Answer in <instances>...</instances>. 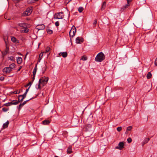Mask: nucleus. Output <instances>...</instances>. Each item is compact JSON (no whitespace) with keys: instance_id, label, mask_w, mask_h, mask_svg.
<instances>
[{"instance_id":"nucleus-32","label":"nucleus","mask_w":157,"mask_h":157,"mask_svg":"<svg viewBox=\"0 0 157 157\" xmlns=\"http://www.w3.org/2000/svg\"><path fill=\"white\" fill-rule=\"evenodd\" d=\"M50 49V48L49 47H47L45 50V52H44L45 53H48Z\"/></svg>"},{"instance_id":"nucleus-7","label":"nucleus","mask_w":157,"mask_h":157,"mask_svg":"<svg viewBox=\"0 0 157 157\" xmlns=\"http://www.w3.org/2000/svg\"><path fill=\"white\" fill-rule=\"evenodd\" d=\"M27 94L25 92L23 95H19L18 97L19 100H20V101H22L26 97Z\"/></svg>"},{"instance_id":"nucleus-20","label":"nucleus","mask_w":157,"mask_h":157,"mask_svg":"<svg viewBox=\"0 0 157 157\" xmlns=\"http://www.w3.org/2000/svg\"><path fill=\"white\" fill-rule=\"evenodd\" d=\"M37 70V65H36L33 71V75L35 76Z\"/></svg>"},{"instance_id":"nucleus-1","label":"nucleus","mask_w":157,"mask_h":157,"mask_svg":"<svg viewBox=\"0 0 157 157\" xmlns=\"http://www.w3.org/2000/svg\"><path fill=\"white\" fill-rule=\"evenodd\" d=\"M48 79L49 78L48 77H42L41 78L39 81V84L37 89H40L42 87L45 85L47 83Z\"/></svg>"},{"instance_id":"nucleus-18","label":"nucleus","mask_w":157,"mask_h":157,"mask_svg":"<svg viewBox=\"0 0 157 157\" xmlns=\"http://www.w3.org/2000/svg\"><path fill=\"white\" fill-rule=\"evenodd\" d=\"M106 3L105 2H103L101 8V10H103L105 9L106 6Z\"/></svg>"},{"instance_id":"nucleus-2","label":"nucleus","mask_w":157,"mask_h":157,"mask_svg":"<svg viewBox=\"0 0 157 157\" xmlns=\"http://www.w3.org/2000/svg\"><path fill=\"white\" fill-rule=\"evenodd\" d=\"M105 58L104 54L102 52H100L97 55L95 58V60L97 62H101L104 60Z\"/></svg>"},{"instance_id":"nucleus-38","label":"nucleus","mask_w":157,"mask_h":157,"mask_svg":"<svg viewBox=\"0 0 157 157\" xmlns=\"http://www.w3.org/2000/svg\"><path fill=\"white\" fill-rule=\"evenodd\" d=\"M132 140L131 138H129L127 139V141L128 143H130L132 142Z\"/></svg>"},{"instance_id":"nucleus-28","label":"nucleus","mask_w":157,"mask_h":157,"mask_svg":"<svg viewBox=\"0 0 157 157\" xmlns=\"http://www.w3.org/2000/svg\"><path fill=\"white\" fill-rule=\"evenodd\" d=\"M47 32L48 33L51 34L53 33V31L52 30L48 29H47Z\"/></svg>"},{"instance_id":"nucleus-48","label":"nucleus","mask_w":157,"mask_h":157,"mask_svg":"<svg viewBox=\"0 0 157 157\" xmlns=\"http://www.w3.org/2000/svg\"><path fill=\"white\" fill-rule=\"evenodd\" d=\"M31 82H29L26 86H25V87H26L27 86H29V85H30L31 84Z\"/></svg>"},{"instance_id":"nucleus-9","label":"nucleus","mask_w":157,"mask_h":157,"mask_svg":"<svg viewBox=\"0 0 157 157\" xmlns=\"http://www.w3.org/2000/svg\"><path fill=\"white\" fill-rule=\"evenodd\" d=\"M12 71L11 69L8 67H6L3 69V72L4 73H8Z\"/></svg>"},{"instance_id":"nucleus-39","label":"nucleus","mask_w":157,"mask_h":157,"mask_svg":"<svg viewBox=\"0 0 157 157\" xmlns=\"http://www.w3.org/2000/svg\"><path fill=\"white\" fill-rule=\"evenodd\" d=\"M2 110H3V111L5 112L8 110V109L6 108H3L2 109Z\"/></svg>"},{"instance_id":"nucleus-29","label":"nucleus","mask_w":157,"mask_h":157,"mask_svg":"<svg viewBox=\"0 0 157 157\" xmlns=\"http://www.w3.org/2000/svg\"><path fill=\"white\" fill-rule=\"evenodd\" d=\"M84 9L82 7H79L78 9V11L80 12L81 13L82 12V11Z\"/></svg>"},{"instance_id":"nucleus-14","label":"nucleus","mask_w":157,"mask_h":157,"mask_svg":"<svg viewBox=\"0 0 157 157\" xmlns=\"http://www.w3.org/2000/svg\"><path fill=\"white\" fill-rule=\"evenodd\" d=\"M18 25L20 27H22L24 28H27V27L26 24L24 23H19L18 24Z\"/></svg>"},{"instance_id":"nucleus-13","label":"nucleus","mask_w":157,"mask_h":157,"mask_svg":"<svg viewBox=\"0 0 157 157\" xmlns=\"http://www.w3.org/2000/svg\"><path fill=\"white\" fill-rule=\"evenodd\" d=\"M59 56H62L64 58H65L67 57V53L66 52H60L59 54Z\"/></svg>"},{"instance_id":"nucleus-52","label":"nucleus","mask_w":157,"mask_h":157,"mask_svg":"<svg viewBox=\"0 0 157 157\" xmlns=\"http://www.w3.org/2000/svg\"><path fill=\"white\" fill-rule=\"evenodd\" d=\"M35 76H33V81L34 80Z\"/></svg>"},{"instance_id":"nucleus-42","label":"nucleus","mask_w":157,"mask_h":157,"mask_svg":"<svg viewBox=\"0 0 157 157\" xmlns=\"http://www.w3.org/2000/svg\"><path fill=\"white\" fill-rule=\"evenodd\" d=\"M97 20L96 19H95L94 20V22L93 23V24L94 25H95V26L97 24Z\"/></svg>"},{"instance_id":"nucleus-25","label":"nucleus","mask_w":157,"mask_h":157,"mask_svg":"<svg viewBox=\"0 0 157 157\" xmlns=\"http://www.w3.org/2000/svg\"><path fill=\"white\" fill-rule=\"evenodd\" d=\"M149 139L147 138L145 139L142 143V145L143 146L144 144L147 143L149 140Z\"/></svg>"},{"instance_id":"nucleus-55","label":"nucleus","mask_w":157,"mask_h":157,"mask_svg":"<svg viewBox=\"0 0 157 157\" xmlns=\"http://www.w3.org/2000/svg\"><path fill=\"white\" fill-rule=\"evenodd\" d=\"M55 157H58V156H55Z\"/></svg>"},{"instance_id":"nucleus-33","label":"nucleus","mask_w":157,"mask_h":157,"mask_svg":"<svg viewBox=\"0 0 157 157\" xmlns=\"http://www.w3.org/2000/svg\"><path fill=\"white\" fill-rule=\"evenodd\" d=\"M38 0H29V2L31 3H34Z\"/></svg>"},{"instance_id":"nucleus-43","label":"nucleus","mask_w":157,"mask_h":157,"mask_svg":"<svg viewBox=\"0 0 157 157\" xmlns=\"http://www.w3.org/2000/svg\"><path fill=\"white\" fill-rule=\"evenodd\" d=\"M55 25L56 26H58L59 25V23L58 21H56L55 23Z\"/></svg>"},{"instance_id":"nucleus-15","label":"nucleus","mask_w":157,"mask_h":157,"mask_svg":"<svg viewBox=\"0 0 157 157\" xmlns=\"http://www.w3.org/2000/svg\"><path fill=\"white\" fill-rule=\"evenodd\" d=\"M37 27H38L37 29L39 30H42L45 28V26L43 24L41 25H38Z\"/></svg>"},{"instance_id":"nucleus-21","label":"nucleus","mask_w":157,"mask_h":157,"mask_svg":"<svg viewBox=\"0 0 157 157\" xmlns=\"http://www.w3.org/2000/svg\"><path fill=\"white\" fill-rule=\"evenodd\" d=\"M47 66L44 65L42 67V74H44L46 70Z\"/></svg>"},{"instance_id":"nucleus-24","label":"nucleus","mask_w":157,"mask_h":157,"mask_svg":"<svg viewBox=\"0 0 157 157\" xmlns=\"http://www.w3.org/2000/svg\"><path fill=\"white\" fill-rule=\"evenodd\" d=\"M16 65H15V64L14 63H13L10 64L9 65V67L10 68V69L12 70V69L16 67Z\"/></svg>"},{"instance_id":"nucleus-8","label":"nucleus","mask_w":157,"mask_h":157,"mask_svg":"<svg viewBox=\"0 0 157 157\" xmlns=\"http://www.w3.org/2000/svg\"><path fill=\"white\" fill-rule=\"evenodd\" d=\"M83 41V39L80 37H77L76 39V43L81 44Z\"/></svg>"},{"instance_id":"nucleus-49","label":"nucleus","mask_w":157,"mask_h":157,"mask_svg":"<svg viewBox=\"0 0 157 157\" xmlns=\"http://www.w3.org/2000/svg\"><path fill=\"white\" fill-rule=\"evenodd\" d=\"M29 87H29L26 90V91H25V93H27V92H28V91H29Z\"/></svg>"},{"instance_id":"nucleus-40","label":"nucleus","mask_w":157,"mask_h":157,"mask_svg":"<svg viewBox=\"0 0 157 157\" xmlns=\"http://www.w3.org/2000/svg\"><path fill=\"white\" fill-rule=\"evenodd\" d=\"M5 43H6V50L5 51H6L7 52H8V51H9V48L6 45H7V43H6V41H5Z\"/></svg>"},{"instance_id":"nucleus-46","label":"nucleus","mask_w":157,"mask_h":157,"mask_svg":"<svg viewBox=\"0 0 157 157\" xmlns=\"http://www.w3.org/2000/svg\"><path fill=\"white\" fill-rule=\"evenodd\" d=\"M20 91H19L18 92L17 91H15L13 92V93L14 94H19L20 93Z\"/></svg>"},{"instance_id":"nucleus-5","label":"nucleus","mask_w":157,"mask_h":157,"mask_svg":"<svg viewBox=\"0 0 157 157\" xmlns=\"http://www.w3.org/2000/svg\"><path fill=\"white\" fill-rule=\"evenodd\" d=\"M32 10L31 9L28 8L24 12L23 15L25 16H28L29 15L32 13Z\"/></svg>"},{"instance_id":"nucleus-30","label":"nucleus","mask_w":157,"mask_h":157,"mask_svg":"<svg viewBox=\"0 0 157 157\" xmlns=\"http://www.w3.org/2000/svg\"><path fill=\"white\" fill-rule=\"evenodd\" d=\"M25 28V29L24 31H23V30L21 31V32H24V33H28L29 31V29L27 28Z\"/></svg>"},{"instance_id":"nucleus-35","label":"nucleus","mask_w":157,"mask_h":157,"mask_svg":"<svg viewBox=\"0 0 157 157\" xmlns=\"http://www.w3.org/2000/svg\"><path fill=\"white\" fill-rule=\"evenodd\" d=\"M132 128V127L131 126L128 127L127 128V131H130Z\"/></svg>"},{"instance_id":"nucleus-53","label":"nucleus","mask_w":157,"mask_h":157,"mask_svg":"<svg viewBox=\"0 0 157 157\" xmlns=\"http://www.w3.org/2000/svg\"><path fill=\"white\" fill-rule=\"evenodd\" d=\"M127 130H126V132H125V133L126 134H128V132H127Z\"/></svg>"},{"instance_id":"nucleus-10","label":"nucleus","mask_w":157,"mask_h":157,"mask_svg":"<svg viewBox=\"0 0 157 157\" xmlns=\"http://www.w3.org/2000/svg\"><path fill=\"white\" fill-rule=\"evenodd\" d=\"M132 0H127V4L125 6H123L122 8V9H123V10H124V9L127 8L129 6L130 3Z\"/></svg>"},{"instance_id":"nucleus-34","label":"nucleus","mask_w":157,"mask_h":157,"mask_svg":"<svg viewBox=\"0 0 157 157\" xmlns=\"http://www.w3.org/2000/svg\"><path fill=\"white\" fill-rule=\"evenodd\" d=\"M32 99V98H31L29 100H26V101H25L23 102V103H22V106H23L24 105H25V104H26L27 102L28 101H29V100H31Z\"/></svg>"},{"instance_id":"nucleus-54","label":"nucleus","mask_w":157,"mask_h":157,"mask_svg":"<svg viewBox=\"0 0 157 157\" xmlns=\"http://www.w3.org/2000/svg\"><path fill=\"white\" fill-rule=\"evenodd\" d=\"M68 0V2H69L71 1V0Z\"/></svg>"},{"instance_id":"nucleus-37","label":"nucleus","mask_w":157,"mask_h":157,"mask_svg":"<svg viewBox=\"0 0 157 157\" xmlns=\"http://www.w3.org/2000/svg\"><path fill=\"white\" fill-rule=\"evenodd\" d=\"M7 52L6 51H4L2 52V54L3 56H4L5 55H6V54L7 53Z\"/></svg>"},{"instance_id":"nucleus-17","label":"nucleus","mask_w":157,"mask_h":157,"mask_svg":"<svg viewBox=\"0 0 157 157\" xmlns=\"http://www.w3.org/2000/svg\"><path fill=\"white\" fill-rule=\"evenodd\" d=\"M67 152L68 154L71 153L72 152V147L71 146H70L67 150Z\"/></svg>"},{"instance_id":"nucleus-56","label":"nucleus","mask_w":157,"mask_h":157,"mask_svg":"<svg viewBox=\"0 0 157 157\" xmlns=\"http://www.w3.org/2000/svg\"><path fill=\"white\" fill-rule=\"evenodd\" d=\"M4 40H5V39H4Z\"/></svg>"},{"instance_id":"nucleus-47","label":"nucleus","mask_w":157,"mask_h":157,"mask_svg":"<svg viewBox=\"0 0 157 157\" xmlns=\"http://www.w3.org/2000/svg\"><path fill=\"white\" fill-rule=\"evenodd\" d=\"M155 65L157 66V57L155 61Z\"/></svg>"},{"instance_id":"nucleus-50","label":"nucleus","mask_w":157,"mask_h":157,"mask_svg":"<svg viewBox=\"0 0 157 157\" xmlns=\"http://www.w3.org/2000/svg\"><path fill=\"white\" fill-rule=\"evenodd\" d=\"M13 57H10L9 58H10V59L11 60H13Z\"/></svg>"},{"instance_id":"nucleus-22","label":"nucleus","mask_w":157,"mask_h":157,"mask_svg":"<svg viewBox=\"0 0 157 157\" xmlns=\"http://www.w3.org/2000/svg\"><path fill=\"white\" fill-rule=\"evenodd\" d=\"M22 59L20 57H18L17 60V62L18 64H20L22 63Z\"/></svg>"},{"instance_id":"nucleus-44","label":"nucleus","mask_w":157,"mask_h":157,"mask_svg":"<svg viewBox=\"0 0 157 157\" xmlns=\"http://www.w3.org/2000/svg\"><path fill=\"white\" fill-rule=\"evenodd\" d=\"M22 106V103L20 104V105H19L18 109L19 110H20L21 109Z\"/></svg>"},{"instance_id":"nucleus-11","label":"nucleus","mask_w":157,"mask_h":157,"mask_svg":"<svg viewBox=\"0 0 157 157\" xmlns=\"http://www.w3.org/2000/svg\"><path fill=\"white\" fill-rule=\"evenodd\" d=\"M21 101H20V100H19L18 99V100H13L11 102H10V104L11 105H16L18 104L19 102Z\"/></svg>"},{"instance_id":"nucleus-6","label":"nucleus","mask_w":157,"mask_h":157,"mask_svg":"<svg viewBox=\"0 0 157 157\" xmlns=\"http://www.w3.org/2000/svg\"><path fill=\"white\" fill-rule=\"evenodd\" d=\"M124 143L123 142H120L119 143L118 145L115 147V149L121 150L124 148Z\"/></svg>"},{"instance_id":"nucleus-51","label":"nucleus","mask_w":157,"mask_h":157,"mask_svg":"<svg viewBox=\"0 0 157 157\" xmlns=\"http://www.w3.org/2000/svg\"><path fill=\"white\" fill-rule=\"evenodd\" d=\"M21 68H22V67H21H21H20L19 68L18 70V71H19L20 70V69Z\"/></svg>"},{"instance_id":"nucleus-36","label":"nucleus","mask_w":157,"mask_h":157,"mask_svg":"<svg viewBox=\"0 0 157 157\" xmlns=\"http://www.w3.org/2000/svg\"><path fill=\"white\" fill-rule=\"evenodd\" d=\"M122 128L121 127H118L117 128V129L118 131L120 132Z\"/></svg>"},{"instance_id":"nucleus-12","label":"nucleus","mask_w":157,"mask_h":157,"mask_svg":"<svg viewBox=\"0 0 157 157\" xmlns=\"http://www.w3.org/2000/svg\"><path fill=\"white\" fill-rule=\"evenodd\" d=\"M11 40L13 42L15 43H18L19 42V40H17L15 37L13 36L11 37Z\"/></svg>"},{"instance_id":"nucleus-16","label":"nucleus","mask_w":157,"mask_h":157,"mask_svg":"<svg viewBox=\"0 0 157 157\" xmlns=\"http://www.w3.org/2000/svg\"><path fill=\"white\" fill-rule=\"evenodd\" d=\"M91 128V125L89 124L87 125L86 126V129L87 131H90Z\"/></svg>"},{"instance_id":"nucleus-45","label":"nucleus","mask_w":157,"mask_h":157,"mask_svg":"<svg viewBox=\"0 0 157 157\" xmlns=\"http://www.w3.org/2000/svg\"><path fill=\"white\" fill-rule=\"evenodd\" d=\"M4 79V78L3 76H2L0 77V80L1 81H3Z\"/></svg>"},{"instance_id":"nucleus-23","label":"nucleus","mask_w":157,"mask_h":157,"mask_svg":"<svg viewBox=\"0 0 157 157\" xmlns=\"http://www.w3.org/2000/svg\"><path fill=\"white\" fill-rule=\"evenodd\" d=\"M43 124L44 125L48 124L50 123V121L48 120H45L43 121Z\"/></svg>"},{"instance_id":"nucleus-31","label":"nucleus","mask_w":157,"mask_h":157,"mask_svg":"<svg viewBox=\"0 0 157 157\" xmlns=\"http://www.w3.org/2000/svg\"><path fill=\"white\" fill-rule=\"evenodd\" d=\"M45 53V52H43L42 53H41L40 55H39V59H40V60H41V58H42V56H43V54Z\"/></svg>"},{"instance_id":"nucleus-41","label":"nucleus","mask_w":157,"mask_h":157,"mask_svg":"<svg viewBox=\"0 0 157 157\" xmlns=\"http://www.w3.org/2000/svg\"><path fill=\"white\" fill-rule=\"evenodd\" d=\"M5 105L6 106H8L11 105V104H10V102H9L5 104Z\"/></svg>"},{"instance_id":"nucleus-26","label":"nucleus","mask_w":157,"mask_h":157,"mask_svg":"<svg viewBox=\"0 0 157 157\" xmlns=\"http://www.w3.org/2000/svg\"><path fill=\"white\" fill-rule=\"evenodd\" d=\"M152 75L150 72H149L147 75V79H149L151 77Z\"/></svg>"},{"instance_id":"nucleus-19","label":"nucleus","mask_w":157,"mask_h":157,"mask_svg":"<svg viewBox=\"0 0 157 157\" xmlns=\"http://www.w3.org/2000/svg\"><path fill=\"white\" fill-rule=\"evenodd\" d=\"M9 122L8 121H7L6 123L3 124V128H7L8 126Z\"/></svg>"},{"instance_id":"nucleus-27","label":"nucleus","mask_w":157,"mask_h":157,"mask_svg":"<svg viewBox=\"0 0 157 157\" xmlns=\"http://www.w3.org/2000/svg\"><path fill=\"white\" fill-rule=\"evenodd\" d=\"M87 59V57L86 56H82L81 58L80 59V60H86Z\"/></svg>"},{"instance_id":"nucleus-4","label":"nucleus","mask_w":157,"mask_h":157,"mask_svg":"<svg viewBox=\"0 0 157 157\" xmlns=\"http://www.w3.org/2000/svg\"><path fill=\"white\" fill-rule=\"evenodd\" d=\"M64 15L63 13L62 12L58 13H56L54 16V18L56 19H60L63 18Z\"/></svg>"},{"instance_id":"nucleus-3","label":"nucleus","mask_w":157,"mask_h":157,"mask_svg":"<svg viewBox=\"0 0 157 157\" xmlns=\"http://www.w3.org/2000/svg\"><path fill=\"white\" fill-rule=\"evenodd\" d=\"M76 32V28L75 26H73L69 32V33L70 36L73 37L75 35Z\"/></svg>"}]
</instances>
